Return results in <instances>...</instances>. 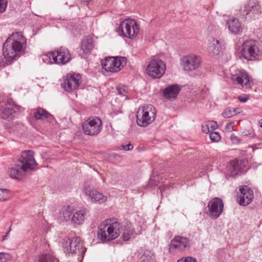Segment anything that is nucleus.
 I'll return each instance as SVG.
<instances>
[{
	"label": "nucleus",
	"mask_w": 262,
	"mask_h": 262,
	"mask_svg": "<svg viewBox=\"0 0 262 262\" xmlns=\"http://www.w3.org/2000/svg\"><path fill=\"white\" fill-rule=\"evenodd\" d=\"M180 90L181 88L179 85H170L164 90V97L167 99H175L179 94Z\"/></svg>",
	"instance_id": "23"
},
{
	"label": "nucleus",
	"mask_w": 262,
	"mask_h": 262,
	"mask_svg": "<svg viewBox=\"0 0 262 262\" xmlns=\"http://www.w3.org/2000/svg\"><path fill=\"white\" fill-rule=\"evenodd\" d=\"M84 1H85L86 2H88L90 0H84Z\"/></svg>",
	"instance_id": "49"
},
{
	"label": "nucleus",
	"mask_w": 262,
	"mask_h": 262,
	"mask_svg": "<svg viewBox=\"0 0 262 262\" xmlns=\"http://www.w3.org/2000/svg\"><path fill=\"white\" fill-rule=\"evenodd\" d=\"M241 52L243 57L248 60H254L262 54L258 42L253 39L244 41Z\"/></svg>",
	"instance_id": "7"
},
{
	"label": "nucleus",
	"mask_w": 262,
	"mask_h": 262,
	"mask_svg": "<svg viewBox=\"0 0 262 262\" xmlns=\"http://www.w3.org/2000/svg\"><path fill=\"white\" fill-rule=\"evenodd\" d=\"M259 126L262 127V119H260L259 121Z\"/></svg>",
	"instance_id": "46"
},
{
	"label": "nucleus",
	"mask_w": 262,
	"mask_h": 262,
	"mask_svg": "<svg viewBox=\"0 0 262 262\" xmlns=\"http://www.w3.org/2000/svg\"><path fill=\"white\" fill-rule=\"evenodd\" d=\"M117 93L121 96H126L128 93V89L125 85H118L116 88Z\"/></svg>",
	"instance_id": "33"
},
{
	"label": "nucleus",
	"mask_w": 262,
	"mask_h": 262,
	"mask_svg": "<svg viewBox=\"0 0 262 262\" xmlns=\"http://www.w3.org/2000/svg\"><path fill=\"white\" fill-rule=\"evenodd\" d=\"M226 24L231 33L234 34H240L243 32V27L238 19L231 18L227 21Z\"/></svg>",
	"instance_id": "21"
},
{
	"label": "nucleus",
	"mask_w": 262,
	"mask_h": 262,
	"mask_svg": "<svg viewBox=\"0 0 262 262\" xmlns=\"http://www.w3.org/2000/svg\"><path fill=\"white\" fill-rule=\"evenodd\" d=\"M210 139L212 142H217L221 140V137L219 133L212 132L210 133Z\"/></svg>",
	"instance_id": "36"
},
{
	"label": "nucleus",
	"mask_w": 262,
	"mask_h": 262,
	"mask_svg": "<svg viewBox=\"0 0 262 262\" xmlns=\"http://www.w3.org/2000/svg\"><path fill=\"white\" fill-rule=\"evenodd\" d=\"M207 207L208 209L206 212L207 214L212 219L215 220L222 214L224 203L221 199L214 198L208 202Z\"/></svg>",
	"instance_id": "11"
},
{
	"label": "nucleus",
	"mask_w": 262,
	"mask_h": 262,
	"mask_svg": "<svg viewBox=\"0 0 262 262\" xmlns=\"http://www.w3.org/2000/svg\"><path fill=\"white\" fill-rule=\"evenodd\" d=\"M74 209L70 206H64L60 210V217L66 221L71 220V215L73 214Z\"/></svg>",
	"instance_id": "28"
},
{
	"label": "nucleus",
	"mask_w": 262,
	"mask_h": 262,
	"mask_svg": "<svg viewBox=\"0 0 262 262\" xmlns=\"http://www.w3.org/2000/svg\"><path fill=\"white\" fill-rule=\"evenodd\" d=\"M126 59L122 57H110L101 63L102 67L107 72H118L126 64Z\"/></svg>",
	"instance_id": "9"
},
{
	"label": "nucleus",
	"mask_w": 262,
	"mask_h": 262,
	"mask_svg": "<svg viewBox=\"0 0 262 262\" xmlns=\"http://www.w3.org/2000/svg\"><path fill=\"white\" fill-rule=\"evenodd\" d=\"M177 262H196V260L192 257H186L182 258L178 260Z\"/></svg>",
	"instance_id": "42"
},
{
	"label": "nucleus",
	"mask_w": 262,
	"mask_h": 262,
	"mask_svg": "<svg viewBox=\"0 0 262 262\" xmlns=\"http://www.w3.org/2000/svg\"><path fill=\"white\" fill-rule=\"evenodd\" d=\"M166 64L164 61L159 59L151 60L146 67V73L152 78H160L164 74Z\"/></svg>",
	"instance_id": "10"
},
{
	"label": "nucleus",
	"mask_w": 262,
	"mask_h": 262,
	"mask_svg": "<svg viewBox=\"0 0 262 262\" xmlns=\"http://www.w3.org/2000/svg\"><path fill=\"white\" fill-rule=\"evenodd\" d=\"M100 228L97 236L99 239L102 241H110L118 237L120 233L121 226L115 219L105 220Z\"/></svg>",
	"instance_id": "3"
},
{
	"label": "nucleus",
	"mask_w": 262,
	"mask_h": 262,
	"mask_svg": "<svg viewBox=\"0 0 262 262\" xmlns=\"http://www.w3.org/2000/svg\"><path fill=\"white\" fill-rule=\"evenodd\" d=\"M201 64V58L194 54L185 56L181 59V65L185 71H194L200 67Z\"/></svg>",
	"instance_id": "12"
},
{
	"label": "nucleus",
	"mask_w": 262,
	"mask_h": 262,
	"mask_svg": "<svg viewBox=\"0 0 262 262\" xmlns=\"http://www.w3.org/2000/svg\"><path fill=\"white\" fill-rule=\"evenodd\" d=\"M9 231H10V230L7 232V233L6 235H4V236H3V240H4V239L6 238V237H7V234H8L9 233Z\"/></svg>",
	"instance_id": "47"
},
{
	"label": "nucleus",
	"mask_w": 262,
	"mask_h": 262,
	"mask_svg": "<svg viewBox=\"0 0 262 262\" xmlns=\"http://www.w3.org/2000/svg\"><path fill=\"white\" fill-rule=\"evenodd\" d=\"M202 129L203 133L205 134H210L211 132L209 124H208V121L205 122L202 124Z\"/></svg>",
	"instance_id": "38"
},
{
	"label": "nucleus",
	"mask_w": 262,
	"mask_h": 262,
	"mask_svg": "<svg viewBox=\"0 0 262 262\" xmlns=\"http://www.w3.org/2000/svg\"><path fill=\"white\" fill-rule=\"evenodd\" d=\"M258 140H259V141H262V137H261V138H259L258 139Z\"/></svg>",
	"instance_id": "48"
},
{
	"label": "nucleus",
	"mask_w": 262,
	"mask_h": 262,
	"mask_svg": "<svg viewBox=\"0 0 262 262\" xmlns=\"http://www.w3.org/2000/svg\"><path fill=\"white\" fill-rule=\"evenodd\" d=\"M133 148V145L131 144L130 143H129L128 144L126 145H121V149L124 150H130Z\"/></svg>",
	"instance_id": "44"
},
{
	"label": "nucleus",
	"mask_w": 262,
	"mask_h": 262,
	"mask_svg": "<svg viewBox=\"0 0 262 262\" xmlns=\"http://www.w3.org/2000/svg\"><path fill=\"white\" fill-rule=\"evenodd\" d=\"M238 99L242 102H246L249 99V96L247 95H241L238 97Z\"/></svg>",
	"instance_id": "43"
},
{
	"label": "nucleus",
	"mask_w": 262,
	"mask_h": 262,
	"mask_svg": "<svg viewBox=\"0 0 262 262\" xmlns=\"http://www.w3.org/2000/svg\"><path fill=\"white\" fill-rule=\"evenodd\" d=\"M260 6L254 1H250L241 8V12L243 15H248L251 13H256L259 12Z\"/></svg>",
	"instance_id": "25"
},
{
	"label": "nucleus",
	"mask_w": 262,
	"mask_h": 262,
	"mask_svg": "<svg viewBox=\"0 0 262 262\" xmlns=\"http://www.w3.org/2000/svg\"><path fill=\"white\" fill-rule=\"evenodd\" d=\"M80 83L81 76L79 74L69 73L66 75L62 85L66 91L70 92L77 89Z\"/></svg>",
	"instance_id": "13"
},
{
	"label": "nucleus",
	"mask_w": 262,
	"mask_h": 262,
	"mask_svg": "<svg viewBox=\"0 0 262 262\" xmlns=\"http://www.w3.org/2000/svg\"><path fill=\"white\" fill-rule=\"evenodd\" d=\"M156 117V110L151 104H147L139 108L137 113V123L141 127H146L151 123Z\"/></svg>",
	"instance_id": "5"
},
{
	"label": "nucleus",
	"mask_w": 262,
	"mask_h": 262,
	"mask_svg": "<svg viewBox=\"0 0 262 262\" xmlns=\"http://www.w3.org/2000/svg\"><path fill=\"white\" fill-rule=\"evenodd\" d=\"M208 124L210 126V130L214 132L218 127V125L215 121H208Z\"/></svg>",
	"instance_id": "41"
},
{
	"label": "nucleus",
	"mask_w": 262,
	"mask_h": 262,
	"mask_svg": "<svg viewBox=\"0 0 262 262\" xmlns=\"http://www.w3.org/2000/svg\"><path fill=\"white\" fill-rule=\"evenodd\" d=\"M19 106L12 104V107H6L2 112L1 117L4 119L10 120L13 119V114L16 112L15 109L18 110Z\"/></svg>",
	"instance_id": "26"
},
{
	"label": "nucleus",
	"mask_w": 262,
	"mask_h": 262,
	"mask_svg": "<svg viewBox=\"0 0 262 262\" xmlns=\"http://www.w3.org/2000/svg\"><path fill=\"white\" fill-rule=\"evenodd\" d=\"M94 42L92 37L86 36L81 42V48L83 52L85 54L91 53L94 48Z\"/></svg>",
	"instance_id": "27"
},
{
	"label": "nucleus",
	"mask_w": 262,
	"mask_h": 262,
	"mask_svg": "<svg viewBox=\"0 0 262 262\" xmlns=\"http://www.w3.org/2000/svg\"><path fill=\"white\" fill-rule=\"evenodd\" d=\"M27 39L21 32L13 33L3 44V56L0 59V66L11 64L24 52Z\"/></svg>",
	"instance_id": "1"
},
{
	"label": "nucleus",
	"mask_w": 262,
	"mask_h": 262,
	"mask_svg": "<svg viewBox=\"0 0 262 262\" xmlns=\"http://www.w3.org/2000/svg\"><path fill=\"white\" fill-rule=\"evenodd\" d=\"M85 194L88 196L91 202L93 203L102 204L106 201L107 196L97 190L92 188L90 186L84 188Z\"/></svg>",
	"instance_id": "16"
},
{
	"label": "nucleus",
	"mask_w": 262,
	"mask_h": 262,
	"mask_svg": "<svg viewBox=\"0 0 262 262\" xmlns=\"http://www.w3.org/2000/svg\"><path fill=\"white\" fill-rule=\"evenodd\" d=\"M222 51V45L219 40L213 38L209 41L208 51L211 56L216 57L219 56Z\"/></svg>",
	"instance_id": "19"
},
{
	"label": "nucleus",
	"mask_w": 262,
	"mask_h": 262,
	"mask_svg": "<svg viewBox=\"0 0 262 262\" xmlns=\"http://www.w3.org/2000/svg\"><path fill=\"white\" fill-rule=\"evenodd\" d=\"M71 59L70 51L66 47H60L54 52L42 55V60L46 63L65 64Z\"/></svg>",
	"instance_id": "4"
},
{
	"label": "nucleus",
	"mask_w": 262,
	"mask_h": 262,
	"mask_svg": "<svg viewBox=\"0 0 262 262\" xmlns=\"http://www.w3.org/2000/svg\"><path fill=\"white\" fill-rule=\"evenodd\" d=\"M33 150H25L21 152V157L16 162L15 166L11 168L9 171L10 176L13 179H18L23 172L33 170L37 164Z\"/></svg>",
	"instance_id": "2"
},
{
	"label": "nucleus",
	"mask_w": 262,
	"mask_h": 262,
	"mask_svg": "<svg viewBox=\"0 0 262 262\" xmlns=\"http://www.w3.org/2000/svg\"><path fill=\"white\" fill-rule=\"evenodd\" d=\"M141 262H156L154 253L148 250H145L141 256Z\"/></svg>",
	"instance_id": "29"
},
{
	"label": "nucleus",
	"mask_w": 262,
	"mask_h": 262,
	"mask_svg": "<svg viewBox=\"0 0 262 262\" xmlns=\"http://www.w3.org/2000/svg\"><path fill=\"white\" fill-rule=\"evenodd\" d=\"M139 26L137 22L130 18L122 21L117 29V32L120 36L133 39L139 33Z\"/></svg>",
	"instance_id": "6"
},
{
	"label": "nucleus",
	"mask_w": 262,
	"mask_h": 262,
	"mask_svg": "<svg viewBox=\"0 0 262 262\" xmlns=\"http://www.w3.org/2000/svg\"><path fill=\"white\" fill-rule=\"evenodd\" d=\"M67 244V246L69 247V249L71 253L82 252V244L81 243L80 238L75 237L72 239H69Z\"/></svg>",
	"instance_id": "22"
},
{
	"label": "nucleus",
	"mask_w": 262,
	"mask_h": 262,
	"mask_svg": "<svg viewBox=\"0 0 262 262\" xmlns=\"http://www.w3.org/2000/svg\"><path fill=\"white\" fill-rule=\"evenodd\" d=\"M33 116L36 120L48 119V121L52 122L53 119V116L48 112L42 108H37L32 110Z\"/></svg>",
	"instance_id": "24"
},
{
	"label": "nucleus",
	"mask_w": 262,
	"mask_h": 262,
	"mask_svg": "<svg viewBox=\"0 0 262 262\" xmlns=\"http://www.w3.org/2000/svg\"><path fill=\"white\" fill-rule=\"evenodd\" d=\"M102 126V122L99 118L91 117L82 123V129L85 135L95 136L100 133Z\"/></svg>",
	"instance_id": "8"
},
{
	"label": "nucleus",
	"mask_w": 262,
	"mask_h": 262,
	"mask_svg": "<svg viewBox=\"0 0 262 262\" xmlns=\"http://www.w3.org/2000/svg\"><path fill=\"white\" fill-rule=\"evenodd\" d=\"M11 255L8 253L0 252V260L1 262H9L12 261Z\"/></svg>",
	"instance_id": "34"
},
{
	"label": "nucleus",
	"mask_w": 262,
	"mask_h": 262,
	"mask_svg": "<svg viewBox=\"0 0 262 262\" xmlns=\"http://www.w3.org/2000/svg\"><path fill=\"white\" fill-rule=\"evenodd\" d=\"M231 79L234 84H238L242 88H248L251 86L253 82L245 71L237 70L232 75Z\"/></svg>",
	"instance_id": "14"
},
{
	"label": "nucleus",
	"mask_w": 262,
	"mask_h": 262,
	"mask_svg": "<svg viewBox=\"0 0 262 262\" xmlns=\"http://www.w3.org/2000/svg\"><path fill=\"white\" fill-rule=\"evenodd\" d=\"M233 124V122H230V123H228L226 125V129H227V130H230Z\"/></svg>",
	"instance_id": "45"
},
{
	"label": "nucleus",
	"mask_w": 262,
	"mask_h": 262,
	"mask_svg": "<svg viewBox=\"0 0 262 262\" xmlns=\"http://www.w3.org/2000/svg\"><path fill=\"white\" fill-rule=\"evenodd\" d=\"M230 139L233 144H238L241 143L242 140L234 134H232L230 136Z\"/></svg>",
	"instance_id": "39"
},
{
	"label": "nucleus",
	"mask_w": 262,
	"mask_h": 262,
	"mask_svg": "<svg viewBox=\"0 0 262 262\" xmlns=\"http://www.w3.org/2000/svg\"><path fill=\"white\" fill-rule=\"evenodd\" d=\"M253 197V191L248 186H243L239 189L237 200L241 205L247 206L252 202Z\"/></svg>",
	"instance_id": "15"
},
{
	"label": "nucleus",
	"mask_w": 262,
	"mask_h": 262,
	"mask_svg": "<svg viewBox=\"0 0 262 262\" xmlns=\"http://www.w3.org/2000/svg\"><path fill=\"white\" fill-rule=\"evenodd\" d=\"M238 109L234 108H227L224 110V111L222 113V115L223 117L225 118H230L232 116H234L237 113V110Z\"/></svg>",
	"instance_id": "32"
},
{
	"label": "nucleus",
	"mask_w": 262,
	"mask_h": 262,
	"mask_svg": "<svg viewBox=\"0 0 262 262\" xmlns=\"http://www.w3.org/2000/svg\"><path fill=\"white\" fill-rule=\"evenodd\" d=\"M7 5V0H0V13L4 12Z\"/></svg>",
	"instance_id": "40"
},
{
	"label": "nucleus",
	"mask_w": 262,
	"mask_h": 262,
	"mask_svg": "<svg viewBox=\"0 0 262 262\" xmlns=\"http://www.w3.org/2000/svg\"><path fill=\"white\" fill-rule=\"evenodd\" d=\"M88 212V210L85 208L76 211L73 214L71 218V222L74 225H81L83 224Z\"/></svg>",
	"instance_id": "20"
},
{
	"label": "nucleus",
	"mask_w": 262,
	"mask_h": 262,
	"mask_svg": "<svg viewBox=\"0 0 262 262\" xmlns=\"http://www.w3.org/2000/svg\"><path fill=\"white\" fill-rule=\"evenodd\" d=\"M247 161L245 160H238L235 159L231 161L229 166L227 167L228 176L233 177L239 173L245 171L244 168L246 167Z\"/></svg>",
	"instance_id": "17"
},
{
	"label": "nucleus",
	"mask_w": 262,
	"mask_h": 262,
	"mask_svg": "<svg viewBox=\"0 0 262 262\" xmlns=\"http://www.w3.org/2000/svg\"><path fill=\"white\" fill-rule=\"evenodd\" d=\"M253 132V129L250 126H247L246 128L243 129L241 132V135L243 136H247L251 135Z\"/></svg>",
	"instance_id": "37"
},
{
	"label": "nucleus",
	"mask_w": 262,
	"mask_h": 262,
	"mask_svg": "<svg viewBox=\"0 0 262 262\" xmlns=\"http://www.w3.org/2000/svg\"><path fill=\"white\" fill-rule=\"evenodd\" d=\"M37 262H57V260L52 254L48 253L40 255Z\"/></svg>",
	"instance_id": "31"
},
{
	"label": "nucleus",
	"mask_w": 262,
	"mask_h": 262,
	"mask_svg": "<svg viewBox=\"0 0 262 262\" xmlns=\"http://www.w3.org/2000/svg\"><path fill=\"white\" fill-rule=\"evenodd\" d=\"M10 198V194L7 189H0V200L6 201Z\"/></svg>",
	"instance_id": "35"
},
{
	"label": "nucleus",
	"mask_w": 262,
	"mask_h": 262,
	"mask_svg": "<svg viewBox=\"0 0 262 262\" xmlns=\"http://www.w3.org/2000/svg\"><path fill=\"white\" fill-rule=\"evenodd\" d=\"M190 246V240L186 237L176 236L171 240L170 248L183 251Z\"/></svg>",
	"instance_id": "18"
},
{
	"label": "nucleus",
	"mask_w": 262,
	"mask_h": 262,
	"mask_svg": "<svg viewBox=\"0 0 262 262\" xmlns=\"http://www.w3.org/2000/svg\"><path fill=\"white\" fill-rule=\"evenodd\" d=\"M135 234L134 229L130 226L126 227L124 229L122 235V239L124 241H129L132 236Z\"/></svg>",
	"instance_id": "30"
}]
</instances>
